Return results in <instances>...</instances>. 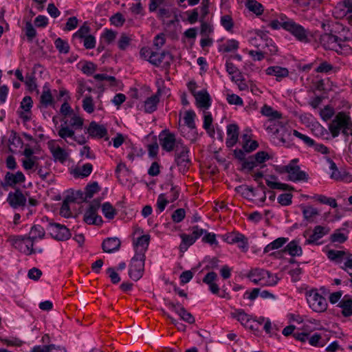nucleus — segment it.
<instances>
[{"label":"nucleus","instance_id":"43","mask_svg":"<svg viewBox=\"0 0 352 352\" xmlns=\"http://www.w3.org/2000/svg\"><path fill=\"white\" fill-rule=\"evenodd\" d=\"M104 216L108 219H113L116 214V210L109 202H105L102 206Z\"/></svg>","mask_w":352,"mask_h":352},{"label":"nucleus","instance_id":"62","mask_svg":"<svg viewBox=\"0 0 352 352\" xmlns=\"http://www.w3.org/2000/svg\"><path fill=\"white\" fill-rule=\"evenodd\" d=\"M320 114L323 120L327 121L334 115V109L332 107L326 106L324 109H321Z\"/></svg>","mask_w":352,"mask_h":352},{"label":"nucleus","instance_id":"47","mask_svg":"<svg viewBox=\"0 0 352 352\" xmlns=\"http://www.w3.org/2000/svg\"><path fill=\"white\" fill-rule=\"evenodd\" d=\"M226 67L227 72L230 74L233 75L235 74H238L236 76H233L232 77V80L233 81H237L240 80V78L241 77L240 72H239V69L237 67L231 62L227 61L226 63Z\"/></svg>","mask_w":352,"mask_h":352},{"label":"nucleus","instance_id":"60","mask_svg":"<svg viewBox=\"0 0 352 352\" xmlns=\"http://www.w3.org/2000/svg\"><path fill=\"white\" fill-rule=\"evenodd\" d=\"M221 24L227 31H230L234 25L232 17L228 14L221 16Z\"/></svg>","mask_w":352,"mask_h":352},{"label":"nucleus","instance_id":"45","mask_svg":"<svg viewBox=\"0 0 352 352\" xmlns=\"http://www.w3.org/2000/svg\"><path fill=\"white\" fill-rule=\"evenodd\" d=\"M57 50L62 54H67L69 51V45L67 41L58 38L54 41Z\"/></svg>","mask_w":352,"mask_h":352},{"label":"nucleus","instance_id":"63","mask_svg":"<svg viewBox=\"0 0 352 352\" xmlns=\"http://www.w3.org/2000/svg\"><path fill=\"white\" fill-rule=\"evenodd\" d=\"M25 34L29 41H32L36 35V31L30 21L25 24Z\"/></svg>","mask_w":352,"mask_h":352},{"label":"nucleus","instance_id":"6","mask_svg":"<svg viewBox=\"0 0 352 352\" xmlns=\"http://www.w3.org/2000/svg\"><path fill=\"white\" fill-rule=\"evenodd\" d=\"M100 206V200L98 199H95L91 202L83 217V220L86 223L96 226H100L102 223V217L97 214Z\"/></svg>","mask_w":352,"mask_h":352},{"label":"nucleus","instance_id":"29","mask_svg":"<svg viewBox=\"0 0 352 352\" xmlns=\"http://www.w3.org/2000/svg\"><path fill=\"white\" fill-rule=\"evenodd\" d=\"M338 306L342 309V314L345 317L352 316V298L345 295L340 301Z\"/></svg>","mask_w":352,"mask_h":352},{"label":"nucleus","instance_id":"53","mask_svg":"<svg viewBox=\"0 0 352 352\" xmlns=\"http://www.w3.org/2000/svg\"><path fill=\"white\" fill-rule=\"evenodd\" d=\"M116 36L117 32L111 29H105L102 34V38L107 43L110 44L116 39Z\"/></svg>","mask_w":352,"mask_h":352},{"label":"nucleus","instance_id":"51","mask_svg":"<svg viewBox=\"0 0 352 352\" xmlns=\"http://www.w3.org/2000/svg\"><path fill=\"white\" fill-rule=\"evenodd\" d=\"M340 267L351 276L350 281L352 283V254L346 257L343 265Z\"/></svg>","mask_w":352,"mask_h":352},{"label":"nucleus","instance_id":"33","mask_svg":"<svg viewBox=\"0 0 352 352\" xmlns=\"http://www.w3.org/2000/svg\"><path fill=\"white\" fill-rule=\"evenodd\" d=\"M284 252H288L292 256H300L302 254V248L296 241H290L285 248Z\"/></svg>","mask_w":352,"mask_h":352},{"label":"nucleus","instance_id":"57","mask_svg":"<svg viewBox=\"0 0 352 352\" xmlns=\"http://www.w3.org/2000/svg\"><path fill=\"white\" fill-rule=\"evenodd\" d=\"M97 66L92 62H85V64L82 66V72L88 75H92L96 70Z\"/></svg>","mask_w":352,"mask_h":352},{"label":"nucleus","instance_id":"7","mask_svg":"<svg viewBox=\"0 0 352 352\" xmlns=\"http://www.w3.org/2000/svg\"><path fill=\"white\" fill-rule=\"evenodd\" d=\"M282 28L289 32L299 41L308 42L307 31L302 25L295 23L293 20L283 21Z\"/></svg>","mask_w":352,"mask_h":352},{"label":"nucleus","instance_id":"59","mask_svg":"<svg viewBox=\"0 0 352 352\" xmlns=\"http://www.w3.org/2000/svg\"><path fill=\"white\" fill-rule=\"evenodd\" d=\"M38 157L24 158L22 160V166L25 170H33L36 166Z\"/></svg>","mask_w":352,"mask_h":352},{"label":"nucleus","instance_id":"54","mask_svg":"<svg viewBox=\"0 0 352 352\" xmlns=\"http://www.w3.org/2000/svg\"><path fill=\"white\" fill-rule=\"evenodd\" d=\"M111 23L116 27H121L125 22V19L122 14L117 12L110 18Z\"/></svg>","mask_w":352,"mask_h":352},{"label":"nucleus","instance_id":"4","mask_svg":"<svg viewBox=\"0 0 352 352\" xmlns=\"http://www.w3.org/2000/svg\"><path fill=\"white\" fill-rule=\"evenodd\" d=\"M178 144V148L175 151V162L178 166L179 170L185 172L188 169L190 164V160L188 155L190 151L183 142H179Z\"/></svg>","mask_w":352,"mask_h":352},{"label":"nucleus","instance_id":"25","mask_svg":"<svg viewBox=\"0 0 352 352\" xmlns=\"http://www.w3.org/2000/svg\"><path fill=\"white\" fill-rule=\"evenodd\" d=\"M121 242L117 237L107 238L102 243V248L104 252L111 253L120 249Z\"/></svg>","mask_w":352,"mask_h":352},{"label":"nucleus","instance_id":"15","mask_svg":"<svg viewBox=\"0 0 352 352\" xmlns=\"http://www.w3.org/2000/svg\"><path fill=\"white\" fill-rule=\"evenodd\" d=\"M7 201L12 208L16 209L24 207L27 199L22 191L17 188L14 192H9Z\"/></svg>","mask_w":352,"mask_h":352},{"label":"nucleus","instance_id":"19","mask_svg":"<svg viewBox=\"0 0 352 352\" xmlns=\"http://www.w3.org/2000/svg\"><path fill=\"white\" fill-rule=\"evenodd\" d=\"M338 42H340V38L330 33L323 34L320 37V43L326 50H333Z\"/></svg>","mask_w":352,"mask_h":352},{"label":"nucleus","instance_id":"24","mask_svg":"<svg viewBox=\"0 0 352 352\" xmlns=\"http://www.w3.org/2000/svg\"><path fill=\"white\" fill-rule=\"evenodd\" d=\"M198 107L208 109L211 105V98L207 91H200L194 94Z\"/></svg>","mask_w":352,"mask_h":352},{"label":"nucleus","instance_id":"22","mask_svg":"<svg viewBox=\"0 0 352 352\" xmlns=\"http://www.w3.org/2000/svg\"><path fill=\"white\" fill-rule=\"evenodd\" d=\"M239 126L236 124H230L227 126L226 146L233 147L239 138Z\"/></svg>","mask_w":352,"mask_h":352},{"label":"nucleus","instance_id":"8","mask_svg":"<svg viewBox=\"0 0 352 352\" xmlns=\"http://www.w3.org/2000/svg\"><path fill=\"white\" fill-rule=\"evenodd\" d=\"M150 63L155 67H161L166 71H168L171 63L173 60V55L168 51H162L160 53L154 52L153 56H150Z\"/></svg>","mask_w":352,"mask_h":352},{"label":"nucleus","instance_id":"2","mask_svg":"<svg viewBox=\"0 0 352 352\" xmlns=\"http://www.w3.org/2000/svg\"><path fill=\"white\" fill-rule=\"evenodd\" d=\"M248 278L254 283L262 286H274L279 280L276 274L259 268L252 270L248 274Z\"/></svg>","mask_w":352,"mask_h":352},{"label":"nucleus","instance_id":"52","mask_svg":"<svg viewBox=\"0 0 352 352\" xmlns=\"http://www.w3.org/2000/svg\"><path fill=\"white\" fill-rule=\"evenodd\" d=\"M82 108L88 113L94 111V104L91 96H86L82 100Z\"/></svg>","mask_w":352,"mask_h":352},{"label":"nucleus","instance_id":"64","mask_svg":"<svg viewBox=\"0 0 352 352\" xmlns=\"http://www.w3.org/2000/svg\"><path fill=\"white\" fill-rule=\"evenodd\" d=\"M186 212L183 208H178L172 214V219L175 223L181 222L185 217Z\"/></svg>","mask_w":352,"mask_h":352},{"label":"nucleus","instance_id":"39","mask_svg":"<svg viewBox=\"0 0 352 352\" xmlns=\"http://www.w3.org/2000/svg\"><path fill=\"white\" fill-rule=\"evenodd\" d=\"M180 237L182 239V243L179 245V249L182 252L186 251L188 247L195 242V240L191 234H182Z\"/></svg>","mask_w":352,"mask_h":352},{"label":"nucleus","instance_id":"12","mask_svg":"<svg viewBox=\"0 0 352 352\" xmlns=\"http://www.w3.org/2000/svg\"><path fill=\"white\" fill-rule=\"evenodd\" d=\"M25 181V177L21 171H17L16 173L7 172L3 181L1 182V186L5 190H8V187L13 188L17 184L23 183Z\"/></svg>","mask_w":352,"mask_h":352},{"label":"nucleus","instance_id":"11","mask_svg":"<svg viewBox=\"0 0 352 352\" xmlns=\"http://www.w3.org/2000/svg\"><path fill=\"white\" fill-rule=\"evenodd\" d=\"M231 317L237 320L243 327L256 331L258 330V324L253 322L252 324V316L246 314L243 309H234L230 314Z\"/></svg>","mask_w":352,"mask_h":352},{"label":"nucleus","instance_id":"36","mask_svg":"<svg viewBox=\"0 0 352 352\" xmlns=\"http://www.w3.org/2000/svg\"><path fill=\"white\" fill-rule=\"evenodd\" d=\"M261 113L270 118V120H278L281 118L282 115L278 111L274 110L272 107L264 105L261 109Z\"/></svg>","mask_w":352,"mask_h":352},{"label":"nucleus","instance_id":"28","mask_svg":"<svg viewBox=\"0 0 352 352\" xmlns=\"http://www.w3.org/2000/svg\"><path fill=\"white\" fill-rule=\"evenodd\" d=\"M350 254L343 250H329L327 252V257L329 260L338 264H343L346 256Z\"/></svg>","mask_w":352,"mask_h":352},{"label":"nucleus","instance_id":"27","mask_svg":"<svg viewBox=\"0 0 352 352\" xmlns=\"http://www.w3.org/2000/svg\"><path fill=\"white\" fill-rule=\"evenodd\" d=\"M301 209L303 218L309 223H314L315 218L320 214L318 210L311 206H301Z\"/></svg>","mask_w":352,"mask_h":352},{"label":"nucleus","instance_id":"17","mask_svg":"<svg viewBox=\"0 0 352 352\" xmlns=\"http://www.w3.org/2000/svg\"><path fill=\"white\" fill-rule=\"evenodd\" d=\"M309 178V175L305 171L301 170L299 166L289 164V172L287 176V180L293 182H307Z\"/></svg>","mask_w":352,"mask_h":352},{"label":"nucleus","instance_id":"13","mask_svg":"<svg viewBox=\"0 0 352 352\" xmlns=\"http://www.w3.org/2000/svg\"><path fill=\"white\" fill-rule=\"evenodd\" d=\"M49 107H52L55 109L56 101L51 93L50 89L45 85L43 87V91L40 96L38 107L41 111L44 112Z\"/></svg>","mask_w":352,"mask_h":352},{"label":"nucleus","instance_id":"5","mask_svg":"<svg viewBox=\"0 0 352 352\" xmlns=\"http://www.w3.org/2000/svg\"><path fill=\"white\" fill-rule=\"evenodd\" d=\"M306 295L309 306L314 311L323 312L327 309V300L316 289L307 292Z\"/></svg>","mask_w":352,"mask_h":352},{"label":"nucleus","instance_id":"44","mask_svg":"<svg viewBox=\"0 0 352 352\" xmlns=\"http://www.w3.org/2000/svg\"><path fill=\"white\" fill-rule=\"evenodd\" d=\"M91 29L87 22H85L82 26L73 34V39H83L89 35Z\"/></svg>","mask_w":352,"mask_h":352},{"label":"nucleus","instance_id":"34","mask_svg":"<svg viewBox=\"0 0 352 352\" xmlns=\"http://www.w3.org/2000/svg\"><path fill=\"white\" fill-rule=\"evenodd\" d=\"M346 40V38L344 40L340 38V42H338L336 44L337 46L335 47V49H333V50L336 51L338 54L344 56H348L351 54L352 53V48L349 45L345 43Z\"/></svg>","mask_w":352,"mask_h":352},{"label":"nucleus","instance_id":"61","mask_svg":"<svg viewBox=\"0 0 352 352\" xmlns=\"http://www.w3.org/2000/svg\"><path fill=\"white\" fill-rule=\"evenodd\" d=\"M180 318L184 321L193 324L195 322L194 316L184 307L180 309V314L179 315Z\"/></svg>","mask_w":352,"mask_h":352},{"label":"nucleus","instance_id":"31","mask_svg":"<svg viewBox=\"0 0 352 352\" xmlns=\"http://www.w3.org/2000/svg\"><path fill=\"white\" fill-rule=\"evenodd\" d=\"M150 241V236L148 234L142 235L138 237L137 241L135 243V245L137 248L136 253H143L145 254L146 252Z\"/></svg>","mask_w":352,"mask_h":352},{"label":"nucleus","instance_id":"18","mask_svg":"<svg viewBox=\"0 0 352 352\" xmlns=\"http://www.w3.org/2000/svg\"><path fill=\"white\" fill-rule=\"evenodd\" d=\"M49 149L54 161L63 164L69 157L68 153L59 146H55L53 142H48Z\"/></svg>","mask_w":352,"mask_h":352},{"label":"nucleus","instance_id":"9","mask_svg":"<svg viewBox=\"0 0 352 352\" xmlns=\"http://www.w3.org/2000/svg\"><path fill=\"white\" fill-rule=\"evenodd\" d=\"M159 140L162 149L166 152L175 151L178 148V142H182V139L177 140L174 133L166 130L160 134Z\"/></svg>","mask_w":352,"mask_h":352},{"label":"nucleus","instance_id":"35","mask_svg":"<svg viewBox=\"0 0 352 352\" xmlns=\"http://www.w3.org/2000/svg\"><path fill=\"white\" fill-rule=\"evenodd\" d=\"M246 8L256 15H261L263 12V6L256 0H247L245 2Z\"/></svg>","mask_w":352,"mask_h":352},{"label":"nucleus","instance_id":"38","mask_svg":"<svg viewBox=\"0 0 352 352\" xmlns=\"http://www.w3.org/2000/svg\"><path fill=\"white\" fill-rule=\"evenodd\" d=\"M348 239V236L341 232V229H336L329 236V241L332 243H344Z\"/></svg>","mask_w":352,"mask_h":352},{"label":"nucleus","instance_id":"50","mask_svg":"<svg viewBox=\"0 0 352 352\" xmlns=\"http://www.w3.org/2000/svg\"><path fill=\"white\" fill-rule=\"evenodd\" d=\"M334 67L326 60L322 61L315 69L316 73L328 74L333 71Z\"/></svg>","mask_w":352,"mask_h":352},{"label":"nucleus","instance_id":"26","mask_svg":"<svg viewBox=\"0 0 352 352\" xmlns=\"http://www.w3.org/2000/svg\"><path fill=\"white\" fill-rule=\"evenodd\" d=\"M265 72L267 75L276 76L277 81H280L289 75L288 69L280 66H270L267 68Z\"/></svg>","mask_w":352,"mask_h":352},{"label":"nucleus","instance_id":"41","mask_svg":"<svg viewBox=\"0 0 352 352\" xmlns=\"http://www.w3.org/2000/svg\"><path fill=\"white\" fill-rule=\"evenodd\" d=\"M100 190V187L97 182H93L91 184L87 185L85 188V200L91 199L94 195Z\"/></svg>","mask_w":352,"mask_h":352},{"label":"nucleus","instance_id":"42","mask_svg":"<svg viewBox=\"0 0 352 352\" xmlns=\"http://www.w3.org/2000/svg\"><path fill=\"white\" fill-rule=\"evenodd\" d=\"M58 135L64 140H66L67 138H71L74 140H76L74 131L68 126L60 125Z\"/></svg>","mask_w":352,"mask_h":352},{"label":"nucleus","instance_id":"10","mask_svg":"<svg viewBox=\"0 0 352 352\" xmlns=\"http://www.w3.org/2000/svg\"><path fill=\"white\" fill-rule=\"evenodd\" d=\"M47 230L52 238L58 241L67 240L71 236L69 229L66 226L57 223H50L47 227Z\"/></svg>","mask_w":352,"mask_h":352},{"label":"nucleus","instance_id":"37","mask_svg":"<svg viewBox=\"0 0 352 352\" xmlns=\"http://www.w3.org/2000/svg\"><path fill=\"white\" fill-rule=\"evenodd\" d=\"M93 170V166L90 163L83 164L74 170V175L77 177H86L89 176Z\"/></svg>","mask_w":352,"mask_h":352},{"label":"nucleus","instance_id":"30","mask_svg":"<svg viewBox=\"0 0 352 352\" xmlns=\"http://www.w3.org/2000/svg\"><path fill=\"white\" fill-rule=\"evenodd\" d=\"M277 177L274 175H270L266 179V184L271 189H278L282 190H293L294 188L287 184H283L276 182Z\"/></svg>","mask_w":352,"mask_h":352},{"label":"nucleus","instance_id":"1","mask_svg":"<svg viewBox=\"0 0 352 352\" xmlns=\"http://www.w3.org/2000/svg\"><path fill=\"white\" fill-rule=\"evenodd\" d=\"M329 130L333 138L340 133L344 135H352V122L349 116L343 111L338 113L329 124Z\"/></svg>","mask_w":352,"mask_h":352},{"label":"nucleus","instance_id":"55","mask_svg":"<svg viewBox=\"0 0 352 352\" xmlns=\"http://www.w3.org/2000/svg\"><path fill=\"white\" fill-rule=\"evenodd\" d=\"M239 48V42L234 39L228 40L223 45L224 52H230L235 51Z\"/></svg>","mask_w":352,"mask_h":352},{"label":"nucleus","instance_id":"58","mask_svg":"<svg viewBox=\"0 0 352 352\" xmlns=\"http://www.w3.org/2000/svg\"><path fill=\"white\" fill-rule=\"evenodd\" d=\"M30 234L36 235L38 239H42L45 235V231L41 226L34 225L32 227Z\"/></svg>","mask_w":352,"mask_h":352},{"label":"nucleus","instance_id":"16","mask_svg":"<svg viewBox=\"0 0 352 352\" xmlns=\"http://www.w3.org/2000/svg\"><path fill=\"white\" fill-rule=\"evenodd\" d=\"M330 232V228L327 226H316L313 230L312 234L306 239L305 245H320L318 241Z\"/></svg>","mask_w":352,"mask_h":352},{"label":"nucleus","instance_id":"20","mask_svg":"<svg viewBox=\"0 0 352 352\" xmlns=\"http://www.w3.org/2000/svg\"><path fill=\"white\" fill-rule=\"evenodd\" d=\"M226 241L230 244L242 243V245H238L239 248L243 251L248 250V239L239 232H231L226 235Z\"/></svg>","mask_w":352,"mask_h":352},{"label":"nucleus","instance_id":"40","mask_svg":"<svg viewBox=\"0 0 352 352\" xmlns=\"http://www.w3.org/2000/svg\"><path fill=\"white\" fill-rule=\"evenodd\" d=\"M287 241V238H284V237L278 238L265 246V248H264V252L267 253L272 250L278 249V248H281Z\"/></svg>","mask_w":352,"mask_h":352},{"label":"nucleus","instance_id":"23","mask_svg":"<svg viewBox=\"0 0 352 352\" xmlns=\"http://www.w3.org/2000/svg\"><path fill=\"white\" fill-rule=\"evenodd\" d=\"M161 95L160 89L151 97L148 98L144 104V110L147 113H151L157 109V104L160 102V96Z\"/></svg>","mask_w":352,"mask_h":352},{"label":"nucleus","instance_id":"14","mask_svg":"<svg viewBox=\"0 0 352 352\" xmlns=\"http://www.w3.org/2000/svg\"><path fill=\"white\" fill-rule=\"evenodd\" d=\"M27 236H16L13 238V244L15 248H19L21 252L28 255L34 254L36 250L33 248L32 241L27 240Z\"/></svg>","mask_w":352,"mask_h":352},{"label":"nucleus","instance_id":"48","mask_svg":"<svg viewBox=\"0 0 352 352\" xmlns=\"http://www.w3.org/2000/svg\"><path fill=\"white\" fill-rule=\"evenodd\" d=\"M243 139L245 141V143L243 145V148L245 150V152L250 153L254 150H256L258 146V144L256 141L252 140L250 141L248 140V135L245 134L243 135Z\"/></svg>","mask_w":352,"mask_h":352},{"label":"nucleus","instance_id":"46","mask_svg":"<svg viewBox=\"0 0 352 352\" xmlns=\"http://www.w3.org/2000/svg\"><path fill=\"white\" fill-rule=\"evenodd\" d=\"M132 38L125 33H122L118 41V46L120 50H126L130 45Z\"/></svg>","mask_w":352,"mask_h":352},{"label":"nucleus","instance_id":"49","mask_svg":"<svg viewBox=\"0 0 352 352\" xmlns=\"http://www.w3.org/2000/svg\"><path fill=\"white\" fill-rule=\"evenodd\" d=\"M195 113L192 111H186L184 117V123L190 129H195Z\"/></svg>","mask_w":352,"mask_h":352},{"label":"nucleus","instance_id":"21","mask_svg":"<svg viewBox=\"0 0 352 352\" xmlns=\"http://www.w3.org/2000/svg\"><path fill=\"white\" fill-rule=\"evenodd\" d=\"M87 131L92 138H102L107 134V128L104 125L98 124L95 121L91 122Z\"/></svg>","mask_w":352,"mask_h":352},{"label":"nucleus","instance_id":"32","mask_svg":"<svg viewBox=\"0 0 352 352\" xmlns=\"http://www.w3.org/2000/svg\"><path fill=\"white\" fill-rule=\"evenodd\" d=\"M77 198V197H74V195H67L65 198L60 209V214L62 217H69L71 216L69 204L75 202Z\"/></svg>","mask_w":352,"mask_h":352},{"label":"nucleus","instance_id":"56","mask_svg":"<svg viewBox=\"0 0 352 352\" xmlns=\"http://www.w3.org/2000/svg\"><path fill=\"white\" fill-rule=\"evenodd\" d=\"M280 141L283 145L289 147L292 144V138L291 131L284 129L280 137Z\"/></svg>","mask_w":352,"mask_h":352},{"label":"nucleus","instance_id":"3","mask_svg":"<svg viewBox=\"0 0 352 352\" xmlns=\"http://www.w3.org/2000/svg\"><path fill=\"white\" fill-rule=\"evenodd\" d=\"M146 256L143 253H135L131 258L129 270V277L135 281L138 280L143 275Z\"/></svg>","mask_w":352,"mask_h":352}]
</instances>
